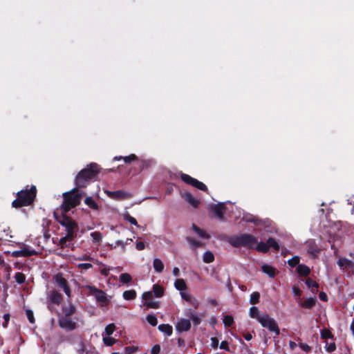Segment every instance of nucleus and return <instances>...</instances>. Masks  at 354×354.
I'll use <instances>...</instances> for the list:
<instances>
[{
	"instance_id": "12",
	"label": "nucleus",
	"mask_w": 354,
	"mask_h": 354,
	"mask_svg": "<svg viewBox=\"0 0 354 354\" xmlns=\"http://www.w3.org/2000/svg\"><path fill=\"white\" fill-rule=\"evenodd\" d=\"M105 192L109 197L115 199H125L129 198L131 196V194L122 190L115 192L106 191Z\"/></svg>"
},
{
	"instance_id": "3",
	"label": "nucleus",
	"mask_w": 354,
	"mask_h": 354,
	"mask_svg": "<svg viewBox=\"0 0 354 354\" xmlns=\"http://www.w3.org/2000/svg\"><path fill=\"white\" fill-rule=\"evenodd\" d=\"M36 195V188L32 186L30 190H21L17 194V198L15 200L12 205L14 207H19L29 205L34 200Z\"/></svg>"
},
{
	"instance_id": "38",
	"label": "nucleus",
	"mask_w": 354,
	"mask_h": 354,
	"mask_svg": "<svg viewBox=\"0 0 354 354\" xmlns=\"http://www.w3.org/2000/svg\"><path fill=\"white\" fill-rule=\"evenodd\" d=\"M260 294L258 292H254L250 295V303L256 304L259 302Z\"/></svg>"
},
{
	"instance_id": "47",
	"label": "nucleus",
	"mask_w": 354,
	"mask_h": 354,
	"mask_svg": "<svg viewBox=\"0 0 354 354\" xmlns=\"http://www.w3.org/2000/svg\"><path fill=\"white\" fill-rule=\"evenodd\" d=\"M223 321L225 326H230L234 323V319L231 315L224 316Z\"/></svg>"
},
{
	"instance_id": "34",
	"label": "nucleus",
	"mask_w": 354,
	"mask_h": 354,
	"mask_svg": "<svg viewBox=\"0 0 354 354\" xmlns=\"http://www.w3.org/2000/svg\"><path fill=\"white\" fill-rule=\"evenodd\" d=\"M84 203L86 205H88L91 209H97L98 205L95 202V201L90 196H88L85 198Z\"/></svg>"
},
{
	"instance_id": "44",
	"label": "nucleus",
	"mask_w": 354,
	"mask_h": 354,
	"mask_svg": "<svg viewBox=\"0 0 354 354\" xmlns=\"http://www.w3.org/2000/svg\"><path fill=\"white\" fill-rule=\"evenodd\" d=\"M14 277L19 284L23 283L26 280L25 275L21 272H17Z\"/></svg>"
},
{
	"instance_id": "8",
	"label": "nucleus",
	"mask_w": 354,
	"mask_h": 354,
	"mask_svg": "<svg viewBox=\"0 0 354 354\" xmlns=\"http://www.w3.org/2000/svg\"><path fill=\"white\" fill-rule=\"evenodd\" d=\"M54 280L57 286L62 288L65 292V294L68 296H71V290L68 286L67 281L64 279L62 274H57L54 277Z\"/></svg>"
},
{
	"instance_id": "10",
	"label": "nucleus",
	"mask_w": 354,
	"mask_h": 354,
	"mask_svg": "<svg viewBox=\"0 0 354 354\" xmlns=\"http://www.w3.org/2000/svg\"><path fill=\"white\" fill-rule=\"evenodd\" d=\"M176 330L178 333L187 331L191 328V322L187 319L181 318L176 324Z\"/></svg>"
},
{
	"instance_id": "40",
	"label": "nucleus",
	"mask_w": 354,
	"mask_h": 354,
	"mask_svg": "<svg viewBox=\"0 0 354 354\" xmlns=\"http://www.w3.org/2000/svg\"><path fill=\"white\" fill-rule=\"evenodd\" d=\"M267 244L269 245L270 248H272L274 250L278 251L279 250V243L272 238L268 239L267 241Z\"/></svg>"
},
{
	"instance_id": "9",
	"label": "nucleus",
	"mask_w": 354,
	"mask_h": 354,
	"mask_svg": "<svg viewBox=\"0 0 354 354\" xmlns=\"http://www.w3.org/2000/svg\"><path fill=\"white\" fill-rule=\"evenodd\" d=\"M305 246L306 248L308 253L310 254L313 258H315L317 257L320 250L315 243V241H307L305 243Z\"/></svg>"
},
{
	"instance_id": "39",
	"label": "nucleus",
	"mask_w": 354,
	"mask_h": 354,
	"mask_svg": "<svg viewBox=\"0 0 354 354\" xmlns=\"http://www.w3.org/2000/svg\"><path fill=\"white\" fill-rule=\"evenodd\" d=\"M102 337L103 342L107 346H112L117 342L114 338L110 336H105L104 333L102 334Z\"/></svg>"
},
{
	"instance_id": "49",
	"label": "nucleus",
	"mask_w": 354,
	"mask_h": 354,
	"mask_svg": "<svg viewBox=\"0 0 354 354\" xmlns=\"http://www.w3.org/2000/svg\"><path fill=\"white\" fill-rule=\"evenodd\" d=\"M124 218L126 221H129L131 224H132L133 225H136V226H138L137 221L136 220V218H133V216H131L130 214H124Z\"/></svg>"
},
{
	"instance_id": "33",
	"label": "nucleus",
	"mask_w": 354,
	"mask_h": 354,
	"mask_svg": "<svg viewBox=\"0 0 354 354\" xmlns=\"http://www.w3.org/2000/svg\"><path fill=\"white\" fill-rule=\"evenodd\" d=\"M315 298L310 297L307 300H306L304 302L301 304V306L305 308L310 309L313 308L315 304Z\"/></svg>"
},
{
	"instance_id": "6",
	"label": "nucleus",
	"mask_w": 354,
	"mask_h": 354,
	"mask_svg": "<svg viewBox=\"0 0 354 354\" xmlns=\"http://www.w3.org/2000/svg\"><path fill=\"white\" fill-rule=\"evenodd\" d=\"M180 177L182 180L187 184L191 185L201 190L205 191L207 189V186L203 183L198 181L197 179L192 178L188 174H181Z\"/></svg>"
},
{
	"instance_id": "30",
	"label": "nucleus",
	"mask_w": 354,
	"mask_h": 354,
	"mask_svg": "<svg viewBox=\"0 0 354 354\" xmlns=\"http://www.w3.org/2000/svg\"><path fill=\"white\" fill-rule=\"evenodd\" d=\"M90 236L92 239V241L94 243L99 244L102 241V234L100 232H93L90 234Z\"/></svg>"
},
{
	"instance_id": "23",
	"label": "nucleus",
	"mask_w": 354,
	"mask_h": 354,
	"mask_svg": "<svg viewBox=\"0 0 354 354\" xmlns=\"http://www.w3.org/2000/svg\"><path fill=\"white\" fill-rule=\"evenodd\" d=\"M153 267L156 272L160 273L163 271L165 266L160 259L156 258L153 261Z\"/></svg>"
},
{
	"instance_id": "64",
	"label": "nucleus",
	"mask_w": 354,
	"mask_h": 354,
	"mask_svg": "<svg viewBox=\"0 0 354 354\" xmlns=\"http://www.w3.org/2000/svg\"><path fill=\"white\" fill-rule=\"evenodd\" d=\"M319 299L322 301H327V295L324 292H321L319 293Z\"/></svg>"
},
{
	"instance_id": "48",
	"label": "nucleus",
	"mask_w": 354,
	"mask_h": 354,
	"mask_svg": "<svg viewBox=\"0 0 354 354\" xmlns=\"http://www.w3.org/2000/svg\"><path fill=\"white\" fill-rule=\"evenodd\" d=\"M306 286L308 287V288H315L316 290H317L319 286L317 284V283L315 281H313L312 279L310 278H308L306 281Z\"/></svg>"
},
{
	"instance_id": "26",
	"label": "nucleus",
	"mask_w": 354,
	"mask_h": 354,
	"mask_svg": "<svg viewBox=\"0 0 354 354\" xmlns=\"http://www.w3.org/2000/svg\"><path fill=\"white\" fill-rule=\"evenodd\" d=\"M158 329L163 333L166 334L167 336L171 335L173 332L172 326L169 324H160L158 326Z\"/></svg>"
},
{
	"instance_id": "46",
	"label": "nucleus",
	"mask_w": 354,
	"mask_h": 354,
	"mask_svg": "<svg viewBox=\"0 0 354 354\" xmlns=\"http://www.w3.org/2000/svg\"><path fill=\"white\" fill-rule=\"evenodd\" d=\"M299 257L298 256H295L288 261V263L290 267H295L297 265H299Z\"/></svg>"
},
{
	"instance_id": "45",
	"label": "nucleus",
	"mask_w": 354,
	"mask_h": 354,
	"mask_svg": "<svg viewBox=\"0 0 354 354\" xmlns=\"http://www.w3.org/2000/svg\"><path fill=\"white\" fill-rule=\"evenodd\" d=\"M147 321L153 326H156L158 324L157 317L153 315H148L147 316Z\"/></svg>"
},
{
	"instance_id": "21",
	"label": "nucleus",
	"mask_w": 354,
	"mask_h": 354,
	"mask_svg": "<svg viewBox=\"0 0 354 354\" xmlns=\"http://www.w3.org/2000/svg\"><path fill=\"white\" fill-rule=\"evenodd\" d=\"M75 307L69 304L68 306L62 308V315L61 317H71L75 313Z\"/></svg>"
},
{
	"instance_id": "4",
	"label": "nucleus",
	"mask_w": 354,
	"mask_h": 354,
	"mask_svg": "<svg viewBox=\"0 0 354 354\" xmlns=\"http://www.w3.org/2000/svg\"><path fill=\"white\" fill-rule=\"evenodd\" d=\"M259 322L269 331L274 333L276 335H279L280 330L276 321L268 314H266Z\"/></svg>"
},
{
	"instance_id": "19",
	"label": "nucleus",
	"mask_w": 354,
	"mask_h": 354,
	"mask_svg": "<svg viewBox=\"0 0 354 354\" xmlns=\"http://www.w3.org/2000/svg\"><path fill=\"white\" fill-rule=\"evenodd\" d=\"M180 297L183 299L189 302L195 307H197L198 302L196 299H193L192 296L186 290L180 292Z\"/></svg>"
},
{
	"instance_id": "17",
	"label": "nucleus",
	"mask_w": 354,
	"mask_h": 354,
	"mask_svg": "<svg viewBox=\"0 0 354 354\" xmlns=\"http://www.w3.org/2000/svg\"><path fill=\"white\" fill-rule=\"evenodd\" d=\"M184 198L194 207H197L200 204V200L194 198L189 192H185L183 194Z\"/></svg>"
},
{
	"instance_id": "27",
	"label": "nucleus",
	"mask_w": 354,
	"mask_h": 354,
	"mask_svg": "<svg viewBox=\"0 0 354 354\" xmlns=\"http://www.w3.org/2000/svg\"><path fill=\"white\" fill-rule=\"evenodd\" d=\"M297 270L301 276H307L310 272V268L304 264L298 265Z\"/></svg>"
},
{
	"instance_id": "60",
	"label": "nucleus",
	"mask_w": 354,
	"mask_h": 354,
	"mask_svg": "<svg viewBox=\"0 0 354 354\" xmlns=\"http://www.w3.org/2000/svg\"><path fill=\"white\" fill-rule=\"evenodd\" d=\"M211 345L213 348H217L218 345V340L216 337H212L211 338Z\"/></svg>"
},
{
	"instance_id": "32",
	"label": "nucleus",
	"mask_w": 354,
	"mask_h": 354,
	"mask_svg": "<svg viewBox=\"0 0 354 354\" xmlns=\"http://www.w3.org/2000/svg\"><path fill=\"white\" fill-rule=\"evenodd\" d=\"M123 297L126 300H132L136 297V292L134 290H126L123 292Z\"/></svg>"
},
{
	"instance_id": "52",
	"label": "nucleus",
	"mask_w": 354,
	"mask_h": 354,
	"mask_svg": "<svg viewBox=\"0 0 354 354\" xmlns=\"http://www.w3.org/2000/svg\"><path fill=\"white\" fill-rule=\"evenodd\" d=\"M73 239V237H71L68 236V234H66V235L62 238L60 239L59 240V243H60V245L62 246H63L68 240H72Z\"/></svg>"
},
{
	"instance_id": "51",
	"label": "nucleus",
	"mask_w": 354,
	"mask_h": 354,
	"mask_svg": "<svg viewBox=\"0 0 354 354\" xmlns=\"http://www.w3.org/2000/svg\"><path fill=\"white\" fill-rule=\"evenodd\" d=\"M26 313L29 322L32 324L34 323L35 319L32 311L30 310H26Z\"/></svg>"
},
{
	"instance_id": "25",
	"label": "nucleus",
	"mask_w": 354,
	"mask_h": 354,
	"mask_svg": "<svg viewBox=\"0 0 354 354\" xmlns=\"http://www.w3.org/2000/svg\"><path fill=\"white\" fill-rule=\"evenodd\" d=\"M174 287L180 292L186 290L187 285L183 279H178L174 282Z\"/></svg>"
},
{
	"instance_id": "31",
	"label": "nucleus",
	"mask_w": 354,
	"mask_h": 354,
	"mask_svg": "<svg viewBox=\"0 0 354 354\" xmlns=\"http://www.w3.org/2000/svg\"><path fill=\"white\" fill-rule=\"evenodd\" d=\"M203 260L206 263H209L214 261V256L210 251H206L203 255Z\"/></svg>"
},
{
	"instance_id": "55",
	"label": "nucleus",
	"mask_w": 354,
	"mask_h": 354,
	"mask_svg": "<svg viewBox=\"0 0 354 354\" xmlns=\"http://www.w3.org/2000/svg\"><path fill=\"white\" fill-rule=\"evenodd\" d=\"M292 293L294 294L295 296H297L298 297H300L301 295V290L297 286H294L292 288Z\"/></svg>"
},
{
	"instance_id": "20",
	"label": "nucleus",
	"mask_w": 354,
	"mask_h": 354,
	"mask_svg": "<svg viewBox=\"0 0 354 354\" xmlns=\"http://www.w3.org/2000/svg\"><path fill=\"white\" fill-rule=\"evenodd\" d=\"M192 230L201 239H208L209 236L203 230L197 227L196 225L193 224L192 226Z\"/></svg>"
},
{
	"instance_id": "58",
	"label": "nucleus",
	"mask_w": 354,
	"mask_h": 354,
	"mask_svg": "<svg viewBox=\"0 0 354 354\" xmlns=\"http://www.w3.org/2000/svg\"><path fill=\"white\" fill-rule=\"evenodd\" d=\"M160 351V346L158 344H156L153 346L151 349V354H158Z\"/></svg>"
},
{
	"instance_id": "18",
	"label": "nucleus",
	"mask_w": 354,
	"mask_h": 354,
	"mask_svg": "<svg viewBox=\"0 0 354 354\" xmlns=\"http://www.w3.org/2000/svg\"><path fill=\"white\" fill-rule=\"evenodd\" d=\"M261 270L266 274L268 277L274 278L276 274L275 268L268 264H263L261 266Z\"/></svg>"
},
{
	"instance_id": "22",
	"label": "nucleus",
	"mask_w": 354,
	"mask_h": 354,
	"mask_svg": "<svg viewBox=\"0 0 354 354\" xmlns=\"http://www.w3.org/2000/svg\"><path fill=\"white\" fill-rule=\"evenodd\" d=\"M242 218L246 222L254 223L257 225L261 224V220L250 214L244 213Z\"/></svg>"
},
{
	"instance_id": "11",
	"label": "nucleus",
	"mask_w": 354,
	"mask_h": 354,
	"mask_svg": "<svg viewBox=\"0 0 354 354\" xmlns=\"http://www.w3.org/2000/svg\"><path fill=\"white\" fill-rule=\"evenodd\" d=\"M35 254L36 252L34 250H30L25 245H23L21 250L13 251L12 252V256L13 257H30Z\"/></svg>"
},
{
	"instance_id": "7",
	"label": "nucleus",
	"mask_w": 354,
	"mask_h": 354,
	"mask_svg": "<svg viewBox=\"0 0 354 354\" xmlns=\"http://www.w3.org/2000/svg\"><path fill=\"white\" fill-rule=\"evenodd\" d=\"M58 322L59 326L67 331L73 330L77 326L76 322L71 317H59Z\"/></svg>"
},
{
	"instance_id": "43",
	"label": "nucleus",
	"mask_w": 354,
	"mask_h": 354,
	"mask_svg": "<svg viewBox=\"0 0 354 354\" xmlns=\"http://www.w3.org/2000/svg\"><path fill=\"white\" fill-rule=\"evenodd\" d=\"M144 305L148 308H158L159 303L153 300L144 302Z\"/></svg>"
},
{
	"instance_id": "50",
	"label": "nucleus",
	"mask_w": 354,
	"mask_h": 354,
	"mask_svg": "<svg viewBox=\"0 0 354 354\" xmlns=\"http://www.w3.org/2000/svg\"><path fill=\"white\" fill-rule=\"evenodd\" d=\"M153 296V292L149 291V292H144L142 294V297L144 302H145V301L152 300Z\"/></svg>"
},
{
	"instance_id": "15",
	"label": "nucleus",
	"mask_w": 354,
	"mask_h": 354,
	"mask_svg": "<svg viewBox=\"0 0 354 354\" xmlns=\"http://www.w3.org/2000/svg\"><path fill=\"white\" fill-rule=\"evenodd\" d=\"M249 315L252 318L255 319L257 321L259 322L261 319L266 315V313H261L257 307L252 306L250 308Z\"/></svg>"
},
{
	"instance_id": "37",
	"label": "nucleus",
	"mask_w": 354,
	"mask_h": 354,
	"mask_svg": "<svg viewBox=\"0 0 354 354\" xmlns=\"http://www.w3.org/2000/svg\"><path fill=\"white\" fill-rule=\"evenodd\" d=\"M115 330V325L113 324H110L106 326L104 334L105 336H111Z\"/></svg>"
},
{
	"instance_id": "54",
	"label": "nucleus",
	"mask_w": 354,
	"mask_h": 354,
	"mask_svg": "<svg viewBox=\"0 0 354 354\" xmlns=\"http://www.w3.org/2000/svg\"><path fill=\"white\" fill-rule=\"evenodd\" d=\"M111 248H116L118 246H121L122 248V249L124 250L125 243H124V241L118 240V241H115L114 245L111 244Z\"/></svg>"
},
{
	"instance_id": "41",
	"label": "nucleus",
	"mask_w": 354,
	"mask_h": 354,
	"mask_svg": "<svg viewBox=\"0 0 354 354\" xmlns=\"http://www.w3.org/2000/svg\"><path fill=\"white\" fill-rule=\"evenodd\" d=\"M187 240L190 245L193 248H198L202 245V243L199 241H197L192 237H187Z\"/></svg>"
},
{
	"instance_id": "13",
	"label": "nucleus",
	"mask_w": 354,
	"mask_h": 354,
	"mask_svg": "<svg viewBox=\"0 0 354 354\" xmlns=\"http://www.w3.org/2000/svg\"><path fill=\"white\" fill-rule=\"evenodd\" d=\"M90 290L98 302H100L102 305L106 303L107 299L104 292L94 287H90Z\"/></svg>"
},
{
	"instance_id": "61",
	"label": "nucleus",
	"mask_w": 354,
	"mask_h": 354,
	"mask_svg": "<svg viewBox=\"0 0 354 354\" xmlns=\"http://www.w3.org/2000/svg\"><path fill=\"white\" fill-rule=\"evenodd\" d=\"M136 249L138 250H142L145 249V243L143 242H141V241H138L136 243Z\"/></svg>"
},
{
	"instance_id": "56",
	"label": "nucleus",
	"mask_w": 354,
	"mask_h": 354,
	"mask_svg": "<svg viewBox=\"0 0 354 354\" xmlns=\"http://www.w3.org/2000/svg\"><path fill=\"white\" fill-rule=\"evenodd\" d=\"M92 267V265L91 263H80L78 264V268L83 269V270H87Z\"/></svg>"
},
{
	"instance_id": "1",
	"label": "nucleus",
	"mask_w": 354,
	"mask_h": 354,
	"mask_svg": "<svg viewBox=\"0 0 354 354\" xmlns=\"http://www.w3.org/2000/svg\"><path fill=\"white\" fill-rule=\"evenodd\" d=\"M98 172L97 164H91L90 167L82 169L75 178L77 187L69 192L63 194L64 202L61 208L64 212H68L71 209L78 205L82 197L85 195L84 192L80 191L78 188L85 187L87 183L93 178Z\"/></svg>"
},
{
	"instance_id": "5",
	"label": "nucleus",
	"mask_w": 354,
	"mask_h": 354,
	"mask_svg": "<svg viewBox=\"0 0 354 354\" xmlns=\"http://www.w3.org/2000/svg\"><path fill=\"white\" fill-rule=\"evenodd\" d=\"M57 221L62 226L65 227L66 234H68L69 236L74 237V232L77 228V224L75 221L66 216L57 218Z\"/></svg>"
},
{
	"instance_id": "2",
	"label": "nucleus",
	"mask_w": 354,
	"mask_h": 354,
	"mask_svg": "<svg viewBox=\"0 0 354 354\" xmlns=\"http://www.w3.org/2000/svg\"><path fill=\"white\" fill-rule=\"evenodd\" d=\"M257 239L253 235L249 234H241L240 235L233 236L229 239V243L235 248H254Z\"/></svg>"
},
{
	"instance_id": "29",
	"label": "nucleus",
	"mask_w": 354,
	"mask_h": 354,
	"mask_svg": "<svg viewBox=\"0 0 354 354\" xmlns=\"http://www.w3.org/2000/svg\"><path fill=\"white\" fill-rule=\"evenodd\" d=\"M151 292H153V295L156 297H161L164 295L163 288L158 284H154L153 286V290Z\"/></svg>"
},
{
	"instance_id": "59",
	"label": "nucleus",
	"mask_w": 354,
	"mask_h": 354,
	"mask_svg": "<svg viewBox=\"0 0 354 354\" xmlns=\"http://www.w3.org/2000/svg\"><path fill=\"white\" fill-rule=\"evenodd\" d=\"M336 348L335 344L334 343H331L326 346V351L329 353L333 352Z\"/></svg>"
},
{
	"instance_id": "57",
	"label": "nucleus",
	"mask_w": 354,
	"mask_h": 354,
	"mask_svg": "<svg viewBox=\"0 0 354 354\" xmlns=\"http://www.w3.org/2000/svg\"><path fill=\"white\" fill-rule=\"evenodd\" d=\"M220 348L223 349L225 351H229L230 348H229L227 342H226V341L221 342V343L220 344Z\"/></svg>"
},
{
	"instance_id": "14",
	"label": "nucleus",
	"mask_w": 354,
	"mask_h": 354,
	"mask_svg": "<svg viewBox=\"0 0 354 354\" xmlns=\"http://www.w3.org/2000/svg\"><path fill=\"white\" fill-rule=\"evenodd\" d=\"M337 265L342 270H344L346 268H351L354 266V263L352 261L344 257L339 258L337 261Z\"/></svg>"
},
{
	"instance_id": "62",
	"label": "nucleus",
	"mask_w": 354,
	"mask_h": 354,
	"mask_svg": "<svg viewBox=\"0 0 354 354\" xmlns=\"http://www.w3.org/2000/svg\"><path fill=\"white\" fill-rule=\"evenodd\" d=\"M3 319H4V320H5V323H4V324H3V326L4 327H6V326H7V324H8V323L9 320H10V315H9V314H5V315H3Z\"/></svg>"
},
{
	"instance_id": "24",
	"label": "nucleus",
	"mask_w": 354,
	"mask_h": 354,
	"mask_svg": "<svg viewBox=\"0 0 354 354\" xmlns=\"http://www.w3.org/2000/svg\"><path fill=\"white\" fill-rule=\"evenodd\" d=\"M50 299L52 303L59 304L62 300V295L57 291H53L50 295Z\"/></svg>"
},
{
	"instance_id": "16",
	"label": "nucleus",
	"mask_w": 354,
	"mask_h": 354,
	"mask_svg": "<svg viewBox=\"0 0 354 354\" xmlns=\"http://www.w3.org/2000/svg\"><path fill=\"white\" fill-rule=\"evenodd\" d=\"M213 212H214L215 215L219 218L223 219V215L225 212V207L224 203H219L216 205H215L212 208Z\"/></svg>"
},
{
	"instance_id": "42",
	"label": "nucleus",
	"mask_w": 354,
	"mask_h": 354,
	"mask_svg": "<svg viewBox=\"0 0 354 354\" xmlns=\"http://www.w3.org/2000/svg\"><path fill=\"white\" fill-rule=\"evenodd\" d=\"M120 280L123 283H127L131 281V276L128 273H122L120 276Z\"/></svg>"
},
{
	"instance_id": "63",
	"label": "nucleus",
	"mask_w": 354,
	"mask_h": 354,
	"mask_svg": "<svg viewBox=\"0 0 354 354\" xmlns=\"http://www.w3.org/2000/svg\"><path fill=\"white\" fill-rule=\"evenodd\" d=\"M125 351L127 354H131L136 351V348L133 347L129 346L125 348Z\"/></svg>"
},
{
	"instance_id": "53",
	"label": "nucleus",
	"mask_w": 354,
	"mask_h": 354,
	"mask_svg": "<svg viewBox=\"0 0 354 354\" xmlns=\"http://www.w3.org/2000/svg\"><path fill=\"white\" fill-rule=\"evenodd\" d=\"M299 346L305 352H309L311 350V347L305 343H300Z\"/></svg>"
},
{
	"instance_id": "36",
	"label": "nucleus",
	"mask_w": 354,
	"mask_h": 354,
	"mask_svg": "<svg viewBox=\"0 0 354 354\" xmlns=\"http://www.w3.org/2000/svg\"><path fill=\"white\" fill-rule=\"evenodd\" d=\"M187 315L192 320L194 325H198L201 323V318L198 315L189 312Z\"/></svg>"
},
{
	"instance_id": "35",
	"label": "nucleus",
	"mask_w": 354,
	"mask_h": 354,
	"mask_svg": "<svg viewBox=\"0 0 354 354\" xmlns=\"http://www.w3.org/2000/svg\"><path fill=\"white\" fill-rule=\"evenodd\" d=\"M121 159H123L124 161L126 162V163H129L131 162V161L133 160H135L137 159V156L134 154H131L130 156H125V157H122V156H115L114 158V160H121Z\"/></svg>"
},
{
	"instance_id": "28",
	"label": "nucleus",
	"mask_w": 354,
	"mask_h": 354,
	"mask_svg": "<svg viewBox=\"0 0 354 354\" xmlns=\"http://www.w3.org/2000/svg\"><path fill=\"white\" fill-rule=\"evenodd\" d=\"M254 248L256 249L259 252H267L269 249V245H268L267 242L266 243H264V242L258 243L257 241Z\"/></svg>"
}]
</instances>
